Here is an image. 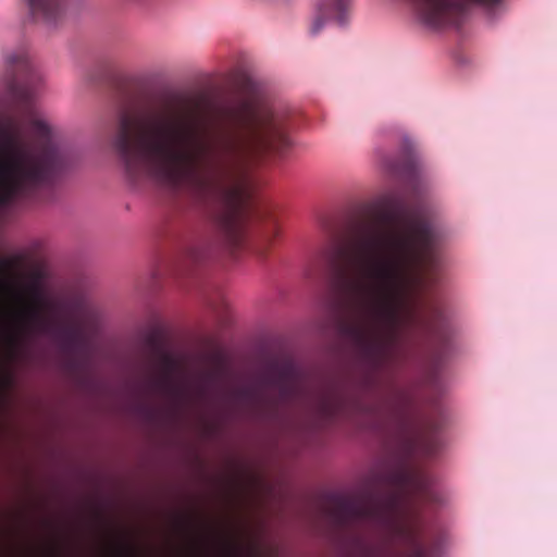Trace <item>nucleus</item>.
<instances>
[{
    "label": "nucleus",
    "mask_w": 557,
    "mask_h": 557,
    "mask_svg": "<svg viewBox=\"0 0 557 557\" xmlns=\"http://www.w3.org/2000/svg\"><path fill=\"white\" fill-rule=\"evenodd\" d=\"M278 234L280 230L276 222H270L269 224H267L259 234L253 245L255 252L260 258H265L271 247L273 246L275 239L277 238Z\"/></svg>",
    "instance_id": "f8f14e48"
},
{
    "label": "nucleus",
    "mask_w": 557,
    "mask_h": 557,
    "mask_svg": "<svg viewBox=\"0 0 557 557\" xmlns=\"http://www.w3.org/2000/svg\"><path fill=\"white\" fill-rule=\"evenodd\" d=\"M198 394H199L200 396H205V394H206V389H205L203 387H200V388H199V391H198Z\"/></svg>",
    "instance_id": "aec40b11"
},
{
    "label": "nucleus",
    "mask_w": 557,
    "mask_h": 557,
    "mask_svg": "<svg viewBox=\"0 0 557 557\" xmlns=\"http://www.w3.org/2000/svg\"><path fill=\"white\" fill-rule=\"evenodd\" d=\"M347 399L339 393H332L320 401V412L326 419L339 417L346 409Z\"/></svg>",
    "instance_id": "ddd939ff"
},
{
    "label": "nucleus",
    "mask_w": 557,
    "mask_h": 557,
    "mask_svg": "<svg viewBox=\"0 0 557 557\" xmlns=\"http://www.w3.org/2000/svg\"><path fill=\"white\" fill-rule=\"evenodd\" d=\"M441 503L434 479L404 458L376 473L364 494L354 497L333 495L329 512L338 527L370 523L392 540L411 543L416 547L414 557H424V550L417 542L416 523L422 506Z\"/></svg>",
    "instance_id": "20e7f679"
},
{
    "label": "nucleus",
    "mask_w": 557,
    "mask_h": 557,
    "mask_svg": "<svg viewBox=\"0 0 557 557\" xmlns=\"http://www.w3.org/2000/svg\"><path fill=\"white\" fill-rule=\"evenodd\" d=\"M207 249L202 244H193L184 248L174 264V273L177 275H187L200 265L207 258Z\"/></svg>",
    "instance_id": "9b49d317"
},
{
    "label": "nucleus",
    "mask_w": 557,
    "mask_h": 557,
    "mask_svg": "<svg viewBox=\"0 0 557 557\" xmlns=\"http://www.w3.org/2000/svg\"><path fill=\"white\" fill-rule=\"evenodd\" d=\"M329 258H330V262H331L333 265H336V267H337V261H336L335 257H334V256H330Z\"/></svg>",
    "instance_id": "6ab92c4d"
},
{
    "label": "nucleus",
    "mask_w": 557,
    "mask_h": 557,
    "mask_svg": "<svg viewBox=\"0 0 557 557\" xmlns=\"http://www.w3.org/2000/svg\"><path fill=\"white\" fill-rule=\"evenodd\" d=\"M9 343L13 354H17V351L22 348L23 345V336L22 335H11L9 338Z\"/></svg>",
    "instance_id": "dca6fc26"
},
{
    "label": "nucleus",
    "mask_w": 557,
    "mask_h": 557,
    "mask_svg": "<svg viewBox=\"0 0 557 557\" xmlns=\"http://www.w3.org/2000/svg\"><path fill=\"white\" fill-rule=\"evenodd\" d=\"M21 262L20 258H14V259H5L3 260V265L7 268V269H13L15 267H17V264Z\"/></svg>",
    "instance_id": "f3484780"
},
{
    "label": "nucleus",
    "mask_w": 557,
    "mask_h": 557,
    "mask_svg": "<svg viewBox=\"0 0 557 557\" xmlns=\"http://www.w3.org/2000/svg\"><path fill=\"white\" fill-rule=\"evenodd\" d=\"M351 0H322L318 8V16L313 21L310 32L318 34L324 25L325 20H334L344 24L350 10Z\"/></svg>",
    "instance_id": "9d476101"
},
{
    "label": "nucleus",
    "mask_w": 557,
    "mask_h": 557,
    "mask_svg": "<svg viewBox=\"0 0 557 557\" xmlns=\"http://www.w3.org/2000/svg\"><path fill=\"white\" fill-rule=\"evenodd\" d=\"M134 555V550L127 547L121 549L122 557H132Z\"/></svg>",
    "instance_id": "a211bd4d"
},
{
    "label": "nucleus",
    "mask_w": 557,
    "mask_h": 557,
    "mask_svg": "<svg viewBox=\"0 0 557 557\" xmlns=\"http://www.w3.org/2000/svg\"><path fill=\"white\" fill-rule=\"evenodd\" d=\"M27 302L22 311L23 326L50 333L64 356V367L72 373L84 371L90 357V343L81 324L72 321L55 326L42 314L44 300L39 284V275L35 274L26 287Z\"/></svg>",
    "instance_id": "39448f33"
},
{
    "label": "nucleus",
    "mask_w": 557,
    "mask_h": 557,
    "mask_svg": "<svg viewBox=\"0 0 557 557\" xmlns=\"http://www.w3.org/2000/svg\"><path fill=\"white\" fill-rule=\"evenodd\" d=\"M419 18L430 27L440 28L458 23L467 2L488 10L499 8L504 0H409Z\"/></svg>",
    "instance_id": "423d86ee"
},
{
    "label": "nucleus",
    "mask_w": 557,
    "mask_h": 557,
    "mask_svg": "<svg viewBox=\"0 0 557 557\" xmlns=\"http://www.w3.org/2000/svg\"><path fill=\"white\" fill-rule=\"evenodd\" d=\"M113 144L132 181L186 190L212 209L220 239L236 249L250 216L247 170L269 153L283 156L292 140L287 114L270 106L240 101L208 127L196 103L171 97L122 113Z\"/></svg>",
    "instance_id": "f257e3e1"
},
{
    "label": "nucleus",
    "mask_w": 557,
    "mask_h": 557,
    "mask_svg": "<svg viewBox=\"0 0 557 557\" xmlns=\"http://www.w3.org/2000/svg\"><path fill=\"white\" fill-rule=\"evenodd\" d=\"M30 14L48 27L57 26L65 13L66 0H27Z\"/></svg>",
    "instance_id": "1a4fd4ad"
},
{
    "label": "nucleus",
    "mask_w": 557,
    "mask_h": 557,
    "mask_svg": "<svg viewBox=\"0 0 557 557\" xmlns=\"http://www.w3.org/2000/svg\"><path fill=\"white\" fill-rule=\"evenodd\" d=\"M176 362L166 352L157 351V373L148 380L150 391L166 397L173 408L177 409L184 398V394L172 381V374Z\"/></svg>",
    "instance_id": "6e6552de"
},
{
    "label": "nucleus",
    "mask_w": 557,
    "mask_h": 557,
    "mask_svg": "<svg viewBox=\"0 0 557 557\" xmlns=\"http://www.w3.org/2000/svg\"><path fill=\"white\" fill-rule=\"evenodd\" d=\"M233 399L239 404H244L250 408H259L264 405L265 399H263L255 389L252 388H239L233 393Z\"/></svg>",
    "instance_id": "4468645a"
},
{
    "label": "nucleus",
    "mask_w": 557,
    "mask_h": 557,
    "mask_svg": "<svg viewBox=\"0 0 557 557\" xmlns=\"http://www.w3.org/2000/svg\"><path fill=\"white\" fill-rule=\"evenodd\" d=\"M214 376H215V374H214V373H209V374H208V379H209V380H213V379H214Z\"/></svg>",
    "instance_id": "412c9836"
},
{
    "label": "nucleus",
    "mask_w": 557,
    "mask_h": 557,
    "mask_svg": "<svg viewBox=\"0 0 557 557\" xmlns=\"http://www.w3.org/2000/svg\"><path fill=\"white\" fill-rule=\"evenodd\" d=\"M420 446L425 455L433 456L440 449L441 443L437 436L432 434L430 437L422 440Z\"/></svg>",
    "instance_id": "2eb2a0df"
},
{
    "label": "nucleus",
    "mask_w": 557,
    "mask_h": 557,
    "mask_svg": "<svg viewBox=\"0 0 557 557\" xmlns=\"http://www.w3.org/2000/svg\"><path fill=\"white\" fill-rule=\"evenodd\" d=\"M265 383L277 391V398L271 403L274 408L290 405L305 394L301 373L293 363L273 367L265 377Z\"/></svg>",
    "instance_id": "0eeeda50"
},
{
    "label": "nucleus",
    "mask_w": 557,
    "mask_h": 557,
    "mask_svg": "<svg viewBox=\"0 0 557 557\" xmlns=\"http://www.w3.org/2000/svg\"><path fill=\"white\" fill-rule=\"evenodd\" d=\"M386 205L387 210L356 234L348 267L339 269L341 292L359 315L344 331L374 370L394 362L413 333L447 341L442 311L425 313L409 299L422 274L438 264L440 234L421 209L396 197Z\"/></svg>",
    "instance_id": "f03ea898"
},
{
    "label": "nucleus",
    "mask_w": 557,
    "mask_h": 557,
    "mask_svg": "<svg viewBox=\"0 0 557 557\" xmlns=\"http://www.w3.org/2000/svg\"><path fill=\"white\" fill-rule=\"evenodd\" d=\"M13 71L12 89L24 103L29 135L13 115L0 121V209L37 199L50 189L67 165L65 152L52 138L50 125L33 111L30 100L40 75L24 52L8 57Z\"/></svg>",
    "instance_id": "7ed1b4c3"
},
{
    "label": "nucleus",
    "mask_w": 557,
    "mask_h": 557,
    "mask_svg": "<svg viewBox=\"0 0 557 557\" xmlns=\"http://www.w3.org/2000/svg\"><path fill=\"white\" fill-rule=\"evenodd\" d=\"M215 358H216L218 361H220L221 357H220V355H216Z\"/></svg>",
    "instance_id": "4be33fe9"
}]
</instances>
